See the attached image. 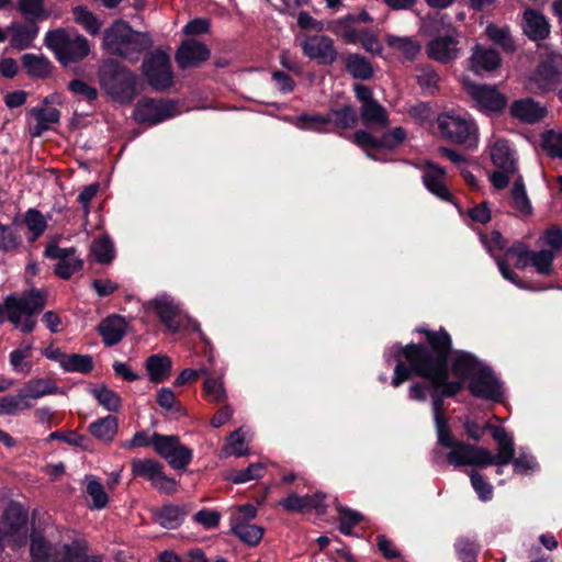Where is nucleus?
Returning a JSON list of instances; mask_svg holds the SVG:
<instances>
[{"mask_svg":"<svg viewBox=\"0 0 562 562\" xmlns=\"http://www.w3.org/2000/svg\"><path fill=\"white\" fill-rule=\"evenodd\" d=\"M426 335L427 341L431 347L429 351L426 347L419 345H408L403 348V356L409 363V368L398 361L392 385L397 387L411 378V373L427 379L432 387H442L443 396H453L459 393L463 386V380L467 376L473 378L479 369H482L474 357L468 353H457L452 362V373L458 378L457 381H447V357L450 351V336L445 330L429 331L420 330Z\"/></svg>","mask_w":562,"mask_h":562,"instance_id":"nucleus-1","label":"nucleus"},{"mask_svg":"<svg viewBox=\"0 0 562 562\" xmlns=\"http://www.w3.org/2000/svg\"><path fill=\"white\" fill-rule=\"evenodd\" d=\"M46 304V294L32 289L23 294H11L4 299L3 310L7 318L24 334L32 333L36 326L33 315Z\"/></svg>","mask_w":562,"mask_h":562,"instance_id":"nucleus-2","label":"nucleus"},{"mask_svg":"<svg viewBox=\"0 0 562 562\" xmlns=\"http://www.w3.org/2000/svg\"><path fill=\"white\" fill-rule=\"evenodd\" d=\"M103 45L113 55L136 60L138 55L151 46L149 36L136 32L124 21L114 22L104 32Z\"/></svg>","mask_w":562,"mask_h":562,"instance_id":"nucleus-3","label":"nucleus"},{"mask_svg":"<svg viewBox=\"0 0 562 562\" xmlns=\"http://www.w3.org/2000/svg\"><path fill=\"white\" fill-rule=\"evenodd\" d=\"M45 44L64 66L81 60L90 53L88 40L81 34L66 29L47 32Z\"/></svg>","mask_w":562,"mask_h":562,"instance_id":"nucleus-4","label":"nucleus"},{"mask_svg":"<svg viewBox=\"0 0 562 562\" xmlns=\"http://www.w3.org/2000/svg\"><path fill=\"white\" fill-rule=\"evenodd\" d=\"M100 82L112 99L130 102L135 94V76L115 60H105L100 66Z\"/></svg>","mask_w":562,"mask_h":562,"instance_id":"nucleus-5","label":"nucleus"},{"mask_svg":"<svg viewBox=\"0 0 562 562\" xmlns=\"http://www.w3.org/2000/svg\"><path fill=\"white\" fill-rule=\"evenodd\" d=\"M437 122L438 128L445 138L469 147L476 145L477 127L468 115L447 112L440 114Z\"/></svg>","mask_w":562,"mask_h":562,"instance_id":"nucleus-6","label":"nucleus"},{"mask_svg":"<svg viewBox=\"0 0 562 562\" xmlns=\"http://www.w3.org/2000/svg\"><path fill=\"white\" fill-rule=\"evenodd\" d=\"M491 159L496 170L490 180L496 189H504L518 173L515 153L506 140L495 139L491 145Z\"/></svg>","mask_w":562,"mask_h":562,"instance_id":"nucleus-7","label":"nucleus"},{"mask_svg":"<svg viewBox=\"0 0 562 562\" xmlns=\"http://www.w3.org/2000/svg\"><path fill=\"white\" fill-rule=\"evenodd\" d=\"M562 79V55L551 53L542 58L535 74L529 78L527 88L531 92L554 89Z\"/></svg>","mask_w":562,"mask_h":562,"instance_id":"nucleus-8","label":"nucleus"},{"mask_svg":"<svg viewBox=\"0 0 562 562\" xmlns=\"http://www.w3.org/2000/svg\"><path fill=\"white\" fill-rule=\"evenodd\" d=\"M131 471L135 477L148 480L151 485L164 494H173L177 491V482L167 476L162 471V464L153 459H133Z\"/></svg>","mask_w":562,"mask_h":562,"instance_id":"nucleus-9","label":"nucleus"},{"mask_svg":"<svg viewBox=\"0 0 562 562\" xmlns=\"http://www.w3.org/2000/svg\"><path fill=\"white\" fill-rule=\"evenodd\" d=\"M143 72L148 83L156 90H165L173 82L170 59L167 54L156 50L143 61Z\"/></svg>","mask_w":562,"mask_h":562,"instance_id":"nucleus-10","label":"nucleus"},{"mask_svg":"<svg viewBox=\"0 0 562 562\" xmlns=\"http://www.w3.org/2000/svg\"><path fill=\"white\" fill-rule=\"evenodd\" d=\"M427 56L441 64H449L458 59L463 53L462 34L453 31L450 34L435 36L426 44Z\"/></svg>","mask_w":562,"mask_h":562,"instance_id":"nucleus-11","label":"nucleus"},{"mask_svg":"<svg viewBox=\"0 0 562 562\" xmlns=\"http://www.w3.org/2000/svg\"><path fill=\"white\" fill-rule=\"evenodd\" d=\"M153 447L176 470L184 469L192 459L191 450L180 445L176 436L154 434Z\"/></svg>","mask_w":562,"mask_h":562,"instance_id":"nucleus-12","label":"nucleus"},{"mask_svg":"<svg viewBox=\"0 0 562 562\" xmlns=\"http://www.w3.org/2000/svg\"><path fill=\"white\" fill-rule=\"evenodd\" d=\"M355 94L359 102L360 115L364 123L376 127H386L389 125V115L386 110L373 98L372 90L363 85H355Z\"/></svg>","mask_w":562,"mask_h":562,"instance_id":"nucleus-13","label":"nucleus"},{"mask_svg":"<svg viewBox=\"0 0 562 562\" xmlns=\"http://www.w3.org/2000/svg\"><path fill=\"white\" fill-rule=\"evenodd\" d=\"M465 91L484 112H499L506 105V98L495 87L479 86L468 79L463 80Z\"/></svg>","mask_w":562,"mask_h":562,"instance_id":"nucleus-14","label":"nucleus"},{"mask_svg":"<svg viewBox=\"0 0 562 562\" xmlns=\"http://www.w3.org/2000/svg\"><path fill=\"white\" fill-rule=\"evenodd\" d=\"M304 55L322 65H331L338 56L334 41L326 35H312L301 43Z\"/></svg>","mask_w":562,"mask_h":562,"instance_id":"nucleus-15","label":"nucleus"},{"mask_svg":"<svg viewBox=\"0 0 562 562\" xmlns=\"http://www.w3.org/2000/svg\"><path fill=\"white\" fill-rule=\"evenodd\" d=\"M176 113V105L172 102L162 100H144L137 103L134 116L139 123L150 125L170 119Z\"/></svg>","mask_w":562,"mask_h":562,"instance_id":"nucleus-16","label":"nucleus"},{"mask_svg":"<svg viewBox=\"0 0 562 562\" xmlns=\"http://www.w3.org/2000/svg\"><path fill=\"white\" fill-rule=\"evenodd\" d=\"M3 520L7 526L5 537L14 547H20L26 539L27 513L20 504L11 503L4 510Z\"/></svg>","mask_w":562,"mask_h":562,"instance_id":"nucleus-17","label":"nucleus"},{"mask_svg":"<svg viewBox=\"0 0 562 562\" xmlns=\"http://www.w3.org/2000/svg\"><path fill=\"white\" fill-rule=\"evenodd\" d=\"M451 464L484 467L491 464V452L486 448L457 443L447 454Z\"/></svg>","mask_w":562,"mask_h":562,"instance_id":"nucleus-18","label":"nucleus"},{"mask_svg":"<svg viewBox=\"0 0 562 562\" xmlns=\"http://www.w3.org/2000/svg\"><path fill=\"white\" fill-rule=\"evenodd\" d=\"M469 389L474 396L484 400L499 401L503 395L501 383L492 371L484 367L473 375Z\"/></svg>","mask_w":562,"mask_h":562,"instance_id":"nucleus-19","label":"nucleus"},{"mask_svg":"<svg viewBox=\"0 0 562 562\" xmlns=\"http://www.w3.org/2000/svg\"><path fill=\"white\" fill-rule=\"evenodd\" d=\"M146 311H153L159 317L160 322L172 331L180 327V308L175 300L166 294H161L145 304Z\"/></svg>","mask_w":562,"mask_h":562,"instance_id":"nucleus-20","label":"nucleus"},{"mask_svg":"<svg viewBox=\"0 0 562 562\" xmlns=\"http://www.w3.org/2000/svg\"><path fill=\"white\" fill-rule=\"evenodd\" d=\"M210 57L205 44L195 40L184 41L178 48L176 61L181 69L198 67Z\"/></svg>","mask_w":562,"mask_h":562,"instance_id":"nucleus-21","label":"nucleus"},{"mask_svg":"<svg viewBox=\"0 0 562 562\" xmlns=\"http://www.w3.org/2000/svg\"><path fill=\"white\" fill-rule=\"evenodd\" d=\"M494 440L497 442V454L491 453V464L506 465L514 458L515 448L512 437L501 426H488Z\"/></svg>","mask_w":562,"mask_h":562,"instance_id":"nucleus-22","label":"nucleus"},{"mask_svg":"<svg viewBox=\"0 0 562 562\" xmlns=\"http://www.w3.org/2000/svg\"><path fill=\"white\" fill-rule=\"evenodd\" d=\"M446 171L435 164H426L424 168L423 182L425 187L441 200L449 201L451 195L445 184Z\"/></svg>","mask_w":562,"mask_h":562,"instance_id":"nucleus-23","label":"nucleus"},{"mask_svg":"<svg viewBox=\"0 0 562 562\" xmlns=\"http://www.w3.org/2000/svg\"><path fill=\"white\" fill-rule=\"evenodd\" d=\"M325 494L315 493L313 495L299 496L297 494H290L286 498L280 502V505L289 512H306L317 509L324 512Z\"/></svg>","mask_w":562,"mask_h":562,"instance_id":"nucleus-24","label":"nucleus"},{"mask_svg":"<svg viewBox=\"0 0 562 562\" xmlns=\"http://www.w3.org/2000/svg\"><path fill=\"white\" fill-rule=\"evenodd\" d=\"M67 544L56 546L54 549L40 536H32L31 558L32 562H60L65 559L63 548Z\"/></svg>","mask_w":562,"mask_h":562,"instance_id":"nucleus-25","label":"nucleus"},{"mask_svg":"<svg viewBox=\"0 0 562 562\" xmlns=\"http://www.w3.org/2000/svg\"><path fill=\"white\" fill-rule=\"evenodd\" d=\"M127 324L121 316L113 315L106 317L99 325V333L103 338V341L108 346L116 345L122 340L126 333Z\"/></svg>","mask_w":562,"mask_h":562,"instance_id":"nucleus-26","label":"nucleus"},{"mask_svg":"<svg viewBox=\"0 0 562 562\" xmlns=\"http://www.w3.org/2000/svg\"><path fill=\"white\" fill-rule=\"evenodd\" d=\"M385 43L395 52L402 54L407 60H414L420 54L422 44L413 36L385 35Z\"/></svg>","mask_w":562,"mask_h":562,"instance_id":"nucleus-27","label":"nucleus"},{"mask_svg":"<svg viewBox=\"0 0 562 562\" xmlns=\"http://www.w3.org/2000/svg\"><path fill=\"white\" fill-rule=\"evenodd\" d=\"M501 65V57L494 49L475 46L470 58V67L474 72L492 71Z\"/></svg>","mask_w":562,"mask_h":562,"instance_id":"nucleus-28","label":"nucleus"},{"mask_svg":"<svg viewBox=\"0 0 562 562\" xmlns=\"http://www.w3.org/2000/svg\"><path fill=\"white\" fill-rule=\"evenodd\" d=\"M513 116L527 122H537L544 116L546 109L536 103L532 99H522L514 102L510 106Z\"/></svg>","mask_w":562,"mask_h":562,"instance_id":"nucleus-29","label":"nucleus"},{"mask_svg":"<svg viewBox=\"0 0 562 562\" xmlns=\"http://www.w3.org/2000/svg\"><path fill=\"white\" fill-rule=\"evenodd\" d=\"M423 30L431 36H439L443 34L453 33L459 31L451 22L450 16L447 13L437 12L431 15H427L423 19Z\"/></svg>","mask_w":562,"mask_h":562,"instance_id":"nucleus-30","label":"nucleus"},{"mask_svg":"<svg viewBox=\"0 0 562 562\" xmlns=\"http://www.w3.org/2000/svg\"><path fill=\"white\" fill-rule=\"evenodd\" d=\"M524 32L531 40H542L549 34V24L543 15L528 10L524 15Z\"/></svg>","mask_w":562,"mask_h":562,"instance_id":"nucleus-31","label":"nucleus"},{"mask_svg":"<svg viewBox=\"0 0 562 562\" xmlns=\"http://www.w3.org/2000/svg\"><path fill=\"white\" fill-rule=\"evenodd\" d=\"M8 31L11 33V45L19 49H25L35 40L38 27L34 23L29 25L12 24Z\"/></svg>","mask_w":562,"mask_h":562,"instance_id":"nucleus-32","label":"nucleus"},{"mask_svg":"<svg viewBox=\"0 0 562 562\" xmlns=\"http://www.w3.org/2000/svg\"><path fill=\"white\" fill-rule=\"evenodd\" d=\"M22 65L27 75L34 78H46L52 72L50 61L43 55L25 54Z\"/></svg>","mask_w":562,"mask_h":562,"instance_id":"nucleus-33","label":"nucleus"},{"mask_svg":"<svg viewBox=\"0 0 562 562\" xmlns=\"http://www.w3.org/2000/svg\"><path fill=\"white\" fill-rule=\"evenodd\" d=\"M146 369L153 382H162L170 374L171 360L167 356L153 355L146 361Z\"/></svg>","mask_w":562,"mask_h":562,"instance_id":"nucleus-34","label":"nucleus"},{"mask_svg":"<svg viewBox=\"0 0 562 562\" xmlns=\"http://www.w3.org/2000/svg\"><path fill=\"white\" fill-rule=\"evenodd\" d=\"M21 391L22 396L27 401L29 398L36 400L45 395L55 394L57 386L50 379L42 378L29 381Z\"/></svg>","mask_w":562,"mask_h":562,"instance_id":"nucleus-35","label":"nucleus"},{"mask_svg":"<svg viewBox=\"0 0 562 562\" xmlns=\"http://www.w3.org/2000/svg\"><path fill=\"white\" fill-rule=\"evenodd\" d=\"M117 419L116 417L109 415L93 422L90 426V432L93 437L102 441H112L117 432Z\"/></svg>","mask_w":562,"mask_h":562,"instance_id":"nucleus-36","label":"nucleus"},{"mask_svg":"<svg viewBox=\"0 0 562 562\" xmlns=\"http://www.w3.org/2000/svg\"><path fill=\"white\" fill-rule=\"evenodd\" d=\"M155 520L164 528L167 529H176L178 528L182 520L184 513L183 510L173 505H168L162 507L159 510L155 512Z\"/></svg>","mask_w":562,"mask_h":562,"instance_id":"nucleus-37","label":"nucleus"},{"mask_svg":"<svg viewBox=\"0 0 562 562\" xmlns=\"http://www.w3.org/2000/svg\"><path fill=\"white\" fill-rule=\"evenodd\" d=\"M247 453L246 435L243 429L239 428L228 436L226 446L221 451V458H227L229 456L241 457Z\"/></svg>","mask_w":562,"mask_h":562,"instance_id":"nucleus-38","label":"nucleus"},{"mask_svg":"<svg viewBox=\"0 0 562 562\" xmlns=\"http://www.w3.org/2000/svg\"><path fill=\"white\" fill-rule=\"evenodd\" d=\"M74 20L81 25L91 35H97L100 32L102 22L98 16L83 5H78L72 9Z\"/></svg>","mask_w":562,"mask_h":562,"instance_id":"nucleus-39","label":"nucleus"},{"mask_svg":"<svg viewBox=\"0 0 562 562\" xmlns=\"http://www.w3.org/2000/svg\"><path fill=\"white\" fill-rule=\"evenodd\" d=\"M346 68L353 78L362 80L371 78L373 74L370 61L358 54H350L347 56Z\"/></svg>","mask_w":562,"mask_h":562,"instance_id":"nucleus-40","label":"nucleus"},{"mask_svg":"<svg viewBox=\"0 0 562 562\" xmlns=\"http://www.w3.org/2000/svg\"><path fill=\"white\" fill-rule=\"evenodd\" d=\"M416 79L422 90L434 94L438 90L440 77L432 66L422 65L416 68Z\"/></svg>","mask_w":562,"mask_h":562,"instance_id":"nucleus-41","label":"nucleus"},{"mask_svg":"<svg viewBox=\"0 0 562 562\" xmlns=\"http://www.w3.org/2000/svg\"><path fill=\"white\" fill-rule=\"evenodd\" d=\"M232 532L248 546H257L263 536V528L252 524L231 526Z\"/></svg>","mask_w":562,"mask_h":562,"instance_id":"nucleus-42","label":"nucleus"},{"mask_svg":"<svg viewBox=\"0 0 562 562\" xmlns=\"http://www.w3.org/2000/svg\"><path fill=\"white\" fill-rule=\"evenodd\" d=\"M510 181H513L512 199L514 206L519 213L524 215L529 214L531 211V205L528 200L521 177L517 173Z\"/></svg>","mask_w":562,"mask_h":562,"instance_id":"nucleus-43","label":"nucleus"},{"mask_svg":"<svg viewBox=\"0 0 562 562\" xmlns=\"http://www.w3.org/2000/svg\"><path fill=\"white\" fill-rule=\"evenodd\" d=\"M86 481V492L92 499V508H104L109 503V496L104 490V486L93 476H87Z\"/></svg>","mask_w":562,"mask_h":562,"instance_id":"nucleus-44","label":"nucleus"},{"mask_svg":"<svg viewBox=\"0 0 562 562\" xmlns=\"http://www.w3.org/2000/svg\"><path fill=\"white\" fill-rule=\"evenodd\" d=\"M24 222L27 229L32 233V237L30 238L31 241L37 239L47 227L46 218L40 211L35 209H30L25 213Z\"/></svg>","mask_w":562,"mask_h":562,"instance_id":"nucleus-45","label":"nucleus"},{"mask_svg":"<svg viewBox=\"0 0 562 562\" xmlns=\"http://www.w3.org/2000/svg\"><path fill=\"white\" fill-rule=\"evenodd\" d=\"M91 393L98 403L110 412H116L121 407V397L105 386L95 387Z\"/></svg>","mask_w":562,"mask_h":562,"instance_id":"nucleus-46","label":"nucleus"},{"mask_svg":"<svg viewBox=\"0 0 562 562\" xmlns=\"http://www.w3.org/2000/svg\"><path fill=\"white\" fill-rule=\"evenodd\" d=\"M265 473V465L262 463H252L246 470L232 471L227 479L235 483L241 484L252 480L260 479Z\"/></svg>","mask_w":562,"mask_h":562,"instance_id":"nucleus-47","label":"nucleus"},{"mask_svg":"<svg viewBox=\"0 0 562 562\" xmlns=\"http://www.w3.org/2000/svg\"><path fill=\"white\" fill-rule=\"evenodd\" d=\"M19 10L32 20H43L49 16L44 8V0H18Z\"/></svg>","mask_w":562,"mask_h":562,"instance_id":"nucleus-48","label":"nucleus"},{"mask_svg":"<svg viewBox=\"0 0 562 562\" xmlns=\"http://www.w3.org/2000/svg\"><path fill=\"white\" fill-rule=\"evenodd\" d=\"M333 121L331 123L339 128H350L357 124V115L355 110L350 105H344L339 110H333L329 113Z\"/></svg>","mask_w":562,"mask_h":562,"instance_id":"nucleus-49","label":"nucleus"},{"mask_svg":"<svg viewBox=\"0 0 562 562\" xmlns=\"http://www.w3.org/2000/svg\"><path fill=\"white\" fill-rule=\"evenodd\" d=\"M32 355V346L25 345L22 348L13 350L10 353V364L16 372L27 373L31 370V362L29 359Z\"/></svg>","mask_w":562,"mask_h":562,"instance_id":"nucleus-50","label":"nucleus"},{"mask_svg":"<svg viewBox=\"0 0 562 562\" xmlns=\"http://www.w3.org/2000/svg\"><path fill=\"white\" fill-rule=\"evenodd\" d=\"M34 115L37 120L36 132L33 133L35 136L41 135L42 131L47 130L50 124L59 121V111L53 106L35 109Z\"/></svg>","mask_w":562,"mask_h":562,"instance_id":"nucleus-51","label":"nucleus"},{"mask_svg":"<svg viewBox=\"0 0 562 562\" xmlns=\"http://www.w3.org/2000/svg\"><path fill=\"white\" fill-rule=\"evenodd\" d=\"M64 363V370L68 372L87 373L93 368L92 358L88 355H67Z\"/></svg>","mask_w":562,"mask_h":562,"instance_id":"nucleus-52","label":"nucleus"},{"mask_svg":"<svg viewBox=\"0 0 562 562\" xmlns=\"http://www.w3.org/2000/svg\"><path fill=\"white\" fill-rule=\"evenodd\" d=\"M555 256L554 251L548 249L533 251L531 266L535 267L539 274L549 276L552 272V262Z\"/></svg>","mask_w":562,"mask_h":562,"instance_id":"nucleus-53","label":"nucleus"},{"mask_svg":"<svg viewBox=\"0 0 562 562\" xmlns=\"http://www.w3.org/2000/svg\"><path fill=\"white\" fill-rule=\"evenodd\" d=\"M333 119L327 115L322 114H311V115H301L297 117V126L301 128H308L317 132H325V126L331 123Z\"/></svg>","mask_w":562,"mask_h":562,"instance_id":"nucleus-54","label":"nucleus"},{"mask_svg":"<svg viewBox=\"0 0 562 562\" xmlns=\"http://www.w3.org/2000/svg\"><path fill=\"white\" fill-rule=\"evenodd\" d=\"M91 251L99 262L109 263L114 256L113 245L108 237H100L93 241Z\"/></svg>","mask_w":562,"mask_h":562,"instance_id":"nucleus-55","label":"nucleus"},{"mask_svg":"<svg viewBox=\"0 0 562 562\" xmlns=\"http://www.w3.org/2000/svg\"><path fill=\"white\" fill-rule=\"evenodd\" d=\"M204 392L211 402L220 403L226 398V392L221 379L206 378L204 381Z\"/></svg>","mask_w":562,"mask_h":562,"instance_id":"nucleus-56","label":"nucleus"},{"mask_svg":"<svg viewBox=\"0 0 562 562\" xmlns=\"http://www.w3.org/2000/svg\"><path fill=\"white\" fill-rule=\"evenodd\" d=\"M31 404L22 396V391L15 396H5L0 400V412L5 414H14L18 411L30 408Z\"/></svg>","mask_w":562,"mask_h":562,"instance_id":"nucleus-57","label":"nucleus"},{"mask_svg":"<svg viewBox=\"0 0 562 562\" xmlns=\"http://www.w3.org/2000/svg\"><path fill=\"white\" fill-rule=\"evenodd\" d=\"M82 266V260L74 256L69 259L58 261L54 271L59 278L69 279L76 271L80 270Z\"/></svg>","mask_w":562,"mask_h":562,"instance_id":"nucleus-58","label":"nucleus"},{"mask_svg":"<svg viewBox=\"0 0 562 562\" xmlns=\"http://www.w3.org/2000/svg\"><path fill=\"white\" fill-rule=\"evenodd\" d=\"M507 256H515V266L518 269H524L532 263L533 251L529 250L522 244H516L507 250Z\"/></svg>","mask_w":562,"mask_h":562,"instance_id":"nucleus-59","label":"nucleus"},{"mask_svg":"<svg viewBox=\"0 0 562 562\" xmlns=\"http://www.w3.org/2000/svg\"><path fill=\"white\" fill-rule=\"evenodd\" d=\"M542 146L550 156L562 158V132H548Z\"/></svg>","mask_w":562,"mask_h":562,"instance_id":"nucleus-60","label":"nucleus"},{"mask_svg":"<svg viewBox=\"0 0 562 562\" xmlns=\"http://www.w3.org/2000/svg\"><path fill=\"white\" fill-rule=\"evenodd\" d=\"M361 519L360 513L344 507L339 508V529L344 535H351L352 527L360 522Z\"/></svg>","mask_w":562,"mask_h":562,"instance_id":"nucleus-61","label":"nucleus"},{"mask_svg":"<svg viewBox=\"0 0 562 562\" xmlns=\"http://www.w3.org/2000/svg\"><path fill=\"white\" fill-rule=\"evenodd\" d=\"M486 35L494 42L502 45L505 49L510 50L514 48L513 41L509 36L507 29H501L495 25H488L485 30Z\"/></svg>","mask_w":562,"mask_h":562,"instance_id":"nucleus-62","label":"nucleus"},{"mask_svg":"<svg viewBox=\"0 0 562 562\" xmlns=\"http://www.w3.org/2000/svg\"><path fill=\"white\" fill-rule=\"evenodd\" d=\"M470 479L471 484L475 492L479 494L480 498L485 502L490 501L493 495L492 485L487 483L480 473L474 471L471 473Z\"/></svg>","mask_w":562,"mask_h":562,"instance_id":"nucleus-63","label":"nucleus"},{"mask_svg":"<svg viewBox=\"0 0 562 562\" xmlns=\"http://www.w3.org/2000/svg\"><path fill=\"white\" fill-rule=\"evenodd\" d=\"M406 137V132L402 127H395L383 134L380 138L381 148L392 149L398 146Z\"/></svg>","mask_w":562,"mask_h":562,"instance_id":"nucleus-64","label":"nucleus"}]
</instances>
